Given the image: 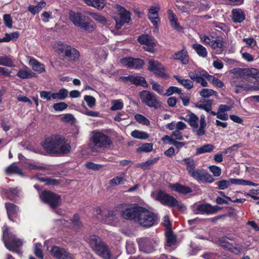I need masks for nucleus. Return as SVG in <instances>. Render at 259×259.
Masks as SVG:
<instances>
[{"label": "nucleus", "instance_id": "c9c22d12", "mask_svg": "<svg viewBox=\"0 0 259 259\" xmlns=\"http://www.w3.org/2000/svg\"><path fill=\"white\" fill-rule=\"evenodd\" d=\"M137 40L140 44L145 46L150 45V43L154 41L153 38L147 34H143L140 35L138 37Z\"/></svg>", "mask_w": 259, "mask_h": 259}, {"label": "nucleus", "instance_id": "7c9ffc66", "mask_svg": "<svg viewBox=\"0 0 259 259\" xmlns=\"http://www.w3.org/2000/svg\"><path fill=\"white\" fill-rule=\"evenodd\" d=\"M183 161L186 167V169L189 174H191L195 168V164L194 160L191 157L184 158Z\"/></svg>", "mask_w": 259, "mask_h": 259}, {"label": "nucleus", "instance_id": "6e6552de", "mask_svg": "<svg viewBox=\"0 0 259 259\" xmlns=\"http://www.w3.org/2000/svg\"><path fill=\"white\" fill-rule=\"evenodd\" d=\"M159 219L157 214L144 207L138 223L142 227L150 228L157 224Z\"/></svg>", "mask_w": 259, "mask_h": 259}, {"label": "nucleus", "instance_id": "72a5a7b5", "mask_svg": "<svg viewBox=\"0 0 259 259\" xmlns=\"http://www.w3.org/2000/svg\"><path fill=\"white\" fill-rule=\"evenodd\" d=\"M46 3L44 1L39 2L36 6L30 5L28 7V11L32 14L35 15L38 13L42 8L45 7Z\"/></svg>", "mask_w": 259, "mask_h": 259}, {"label": "nucleus", "instance_id": "bb28decb", "mask_svg": "<svg viewBox=\"0 0 259 259\" xmlns=\"http://www.w3.org/2000/svg\"><path fill=\"white\" fill-rule=\"evenodd\" d=\"M29 63L31 65L32 69L39 74L46 71L44 64L40 63L34 58H31L29 61Z\"/></svg>", "mask_w": 259, "mask_h": 259}, {"label": "nucleus", "instance_id": "dca6fc26", "mask_svg": "<svg viewBox=\"0 0 259 259\" xmlns=\"http://www.w3.org/2000/svg\"><path fill=\"white\" fill-rule=\"evenodd\" d=\"M5 206L9 219L13 222H16L19 211V206L10 202H6Z\"/></svg>", "mask_w": 259, "mask_h": 259}, {"label": "nucleus", "instance_id": "9d476101", "mask_svg": "<svg viewBox=\"0 0 259 259\" xmlns=\"http://www.w3.org/2000/svg\"><path fill=\"white\" fill-rule=\"evenodd\" d=\"M200 38L205 44L209 46L215 54H221L223 53V41L219 36L203 35L200 36Z\"/></svg>", "mask_w": 259, "mask_h": 259}, {"label": "nucleus", "instance_id": "680f3d73", "mask_svg": "<svg viewBox=\"0 0 259 259\" xmlns=\"http://www.w3.org/2000/svg\"><path fill=\"white\" fill-rule=\"evenodd\" d=\"M3 20L5 25L9 28H12L13 21L10 14H5L3 16Z\"/></svg>", "mask_w": 259, "mask_h": 259}, {"label": "nucleus", "instance_id": "5701e85b", "mask_svg": "<svg viewBox=\"0 0 259 259\" xmlns=\"http://www.w3.org/2000/svg\"><path fill=\"white\" fill-rule=\"evenodd\" d=\"M165 235L166 237L165 246L171 247L176 244L177 236L171 229H167L165 233Z\"/></svg>", "mask_w": 259, "mask_h": 259}, {"label": "nucleus", "instance_id": "b1692460", "mask_svg": "<svg viewBox=\"0 0 259 259\" xmlns=\"http://www.w3.org/2000/svg\"><path fill=\"white\" fill-rule=\"evenodd\" d=\"M16 75L21 79H25L35 77L36 73L31 71L27 67L25 66L24 69H20Z\"/></svg>", "mask_w": 259, "mask_h": 259}, {"label": "nucleus", "instance_id": "8fccbe9b", "mask_svg": "<svg viewBox=\"0 0 259 259\" xmlns=\"http://www.w3.org/2000/svg\"><path fill=\"white\" fill-rule=\"evenodd\" d=\"M161 64L158 61L150 59L148 61V70L153 72Z\"/></svg>", "mask_w": 259, "mask_h": 259}, {"label": "nucleus", "instance_id": "4c0bfd02", "mask_svg": "<svg viewBox=\"0 0 259 259\" xmlns=\"http://www.w3.org/2000/svg\"><path fill=\"white\" fill-rule=\"evenodd\" d=\"M188 121L189 125L193 127L194 130H196L198 127V121L199 118L198 116L193 113L189 114V118L188 120L185 119Z\"/></svg>", "mask_w": 259, "mask_h": 259}, {"label": "nucleus", "instance_id": "a19ab883", "mask_svg": "<svg viewBox=\"0 0 259 259\" xmlns=\"http://www.w3.org/2000/svg\"><path fill=\"white\" fill-rule=\"evenodd\" d=\"M132 137L140 140L147 139L149 137V135L145 132L135 130L131 133Z\"/></svg>", "mask_w": 259, "mask_h": 259}, {"label": "nucleus", "instance_id": "f03ea898", "mask_svg": "<svg viewBox=\"0 0 259 259\" xmlns=\"http://www.w3.org/2000/svg\"><path fill=\"white\" fill-rule=\"evenodd\" d=\"M56 50L62 59L71 63L77 62L80 58V52L70 45L59 42Z\"/></svg>", "mask_w": 259, "mask_h": 259}, {"label": "nucleus", "instance_id": "052dcab7", "mask_svg": "<svg viewBox=\"0 0 259 259\" xmlns=\"http://www.w3.org/2000/svg\"><path fill=\"white\" fill-rule=\"evenodd\" d=\"M75 120V117L72 114H65L61 118V120L64 122L74 123Z\"/></svg>", "mask_w": 259, "mask_h": 259}, {"label": "nucleus", "instance_id": "2eb2a0df", "mask_svg": "<svg viewBox=\"0 0 259 259\" xmlns=\"http://www.w3.org/2000/svg\"><path fill=\"white\" fill-rule=\"evenodd\" d=\"M51 255L56 259H75L74 256L65 249L53 246L51 249Z\"/></svg>", "mask_w": 259, "mask_h": 259}, {"label": "nucleus", "instance_id": "1a4fd4ad", "mask_svg": "<svg viewBox=\"0 0 259 259\" xmlns=\"http://www.w3.org/2000/svg\"><path fill=\"white\" fill-rule=\"evenodd\" d=\"M137 242L140 251L147 254L154 252L158 244L157 241L148 237L137 238Z\"/></svg>", "mask_w": 259, "mask_h": 259}, {"label": "nucleus", "instance_id": "f257e3e1", "mask_svg": "<svg viewBox=\"0 0 259 259\" xmlns=\"http://www.w3.org/2000/svg\"><path fill=\"white\" fill-rule=\"evenodd\" d=\"M40 144L46 153L50 156L67 155L70 153L71 148L65 137L57 134L46 137Z\"/></svg>", "mask_w": 259, "mask_h": 259}, {"label": "nucleus", "instance_id": "58836bf2", "mask_svg": "<svg viewBox=\"0 0 259 259\" xmlns=\"http://www.w3.org/2000/svg\"><path fill=\"white\" fill-rule=\"evenodd\" d=\"M6 172L8 175L13 174L21 175L22 170L18 166L15 165V163H12L6 168Z\"/></svg>", "mask_w": 259, "mask_h": 259}, {"label": "nucleus", "instance_id": "603ef678", "mask_svg": "<svg viewBox=\"0 0 259 259\" xmlns=\"http://www.w3.org/2000/svg\"><path fill=\"white\" fill-rule=\"evenodd\" d=\"M135 119L140 123L145 125H149L150 124V121L147 118L140 114H136L135 115Z\"/></svg>", "mask_w": 259, "mask_h": 259}, {"label": "nucleus", "instance_id": "13d9d810", "mask_svg": "<svg viewBox=\"0 0 259 259\" xmlns=\"http://www.w3.org/2000/svg\"><path fill=\"white\" fill-rule=\"evenodd\" d=\"M215 93L216 92L211 89H203L200 91L199 94L201 97L205 98L209 97Z\"/></svg>", "mask_w": 259, "mask_h": 259}, {"label": "nucleus", "instance_id": "9b49d317", "mask_svg": "<svg viewBox=\"0 0 259 259\" xmlns=\"http://www.w3.org/2000/svg\"><path fill=\"white\" fill-rule=\"evenodd\" d=\"M142 102L149 107L158 109L161 107V102L158 100L157 96L154 93L144 90L140 93Z\"/></svg>", "mask_w": 259, "mask_h": 259}, {"label": "nucleus", "instance_id": "f3484780", "mask_svg": "<svg viewBox=\"0 0 259 259\" xmlns=\"http://www.w3.org/2000/svg\"><path fill=\"white\" fill-rule=\"evenodd\" d=\"M120 79L124 81H129L132 84L136 86L147 87V83L144 77L140 76L128 75V76H122Z\"/></svg>", "mask_w": 259, "mask_h": 259}, {"label": "nucleus", "instance_id": "2f4dec72", "mask_svg": "<svg viewBox=\"0 0 259 259\" xmlns=\"http://www.w3.org/2000/svg\"><path fill=\"white\" fill-rule=\"evenodd\" d=\"M192 48L200 57L204 58L207 56V51L202 45L197 43L194 44L192 45Z\"/></svg>", "mask_w": 259, "mask_h": 259}, {"label": "nucleus", "instance_id": "79ce46f5", "mask_svg": "<svg viewBox=\"0 0 259 259\" xmlns=\"http://www.w3.org/2000/svg\"><path fill=\"white\" fill-rule=\"evenodd\" d=\"M15 238H16V236L11 232H10L8 228L3 231V240L5 245H6V243H9Z\"/></svg>", "mask_w": 259, "mask_h": 259}, {"label": "nucleus", "instance_id": "338daca9", "mask_svg": "<svg viewBox=\"0 0 259 259\" xmlns=\"http://www.w3.org/2000/svg\"><path fill=\"white\" fill-rule=\"evenodd\" d=\"M53 93L51 91H42L40 92V97L43 99L50 101L52 98Z\"/></svg>", "mask_w": 259, "mask_h": 259}, {"label": "nucleus", "instance_id": "864d4df0", "mask_svg": "<svg viewBox=\"0 0 259 259\" xmlns=\"http://www.w3.org/2000/svg\"><path fill=\"white\" fill-rule=\"evenodd\" d=\"M68 107L67 104L62 102L55 103L53 106V109L56 111H62L67 109Z\"/></svg>", "mask_w": 259, "mask_h": 259}, {"label": "nucleus", "instance_id": "f704fd0d", "mask_svg": "<svg viewBox=\"0 0 259 259\" xmlns=\"http://www.w3.org/2000/svg\"><path fill=\"white\" fill-rule=\"evenodd\" d=\"M214 146L212 144H204L202 146L196 149V155H198L207 152H211L214 150Z\"/></svg>", "mask_w": 259, "mask_h": 259}, {"label": "nucleus", "instance_id": "774afa93", "mask_svg": "<svg viewBox=\"0 0 259 259\" xmlns=\"http://www.w3.org/2000/svg\"><path fill=\"white\" fill-rule=\"evenodd\" d=\"M160 8L159 7H151L148 11V16H158V12Z\"/></svg>", "mask_w": 259, "mask_h": 259}, {"label": "nucleus", "instance_id": "a878e982", "mask_svg": "<svg viewBox=\"0 0 259 259\" xmlns=\"http://www.w3.org/2000/svg\"><path fill=\"white\" fill-rule=\"evenodd\" d=\"M89 6L92 7L98 10H102L106 5V0H83Z\"/></svg>", "mask_w": 259, "mask_h": 259}, {"label": "nucleus", "instance_id": "cd10ccee", "mask_svg": "<svg viewBox=\"0 0 259 259\" xmlns=\"http://www.w3.org/2000/svg\"><path fill=\"white\" fill-rule=\"evenodd\" d=\"M168 19L171 27L174 29L180 31L181 30L182 27L178 22V19L176 18V15L173 13L171 10L168 11Z\"/></svg>", "mask_w": 259, "mask_h": 259}, {"label": "nucleus", "instance_id": "5fc2aeb1", "mask_svg": "<svg viewBox=\"0 0 259 259\" xmlns=\"http://www.w3.org/2000/svg\"><path fill=\"white\" fill-rule=\"evenodd\" d=\"M41 244L40 243H37L35 245V248L34 250V253L35 255L40 259L44 258V254L42 252V250L41 248Z\"/></svg>", "mask_w": 259, "mask_h": 259}, {"label": "nucleus", "instance_id": "7ed1b4c3", "mask_svg": "<svg viewBox=\"0 0 259 259\" xmlns=\"http://www.w3.org/2000/svg\"><path fill=\"white\" fill-rule=\"evenodd\" d=\"M69 19L75 26H77L85 31H93L95 25L92 20L89 17L83 15L81 13L70 11L69 13Z\"/></svg>", "mask_w": 259, "mask_h": 259}, {"label": "nucleus", "instance_id": "ea45409f", "mask_svg": "<svg viewBox=\"0 0 259 259\" xmlns=\"http://www.w3.org/2000/svg\"><path fill=\"white\" fill-rule=\"evenodd\" d=\"M120 11L119 18L121 19L123 22L126 23H129L131 21V13L128 11L126 10L123 7H121Z\"/></svg>", "mask_w": 259, "mask_h": 259}, {"label": "nucleus", "instance_id": "bf43d9fd", "mask_svg": "<svg viewBox=\"0 0 259 259\" xmlns=\"http://www.w3.org/2000/svg\"><path fill=\"white\" fill-rule=\"evenodd\" d=\"M236 182H238V185H243V186H251L254 187H256L258 185V184L254 183L253 182L250 181L249 180H246L244 179H238V180H235Z\"/></svg>", "mask_w": 259, "mask_h": 259}, {"label": "nucleus", "instance_id": "6ab92c4d", "mask_svg": "<svg viewBox=\"0 0 259 259\" xmlns=\"http://www.w3.org/2000/svg\"><path fill=\"white\" fill-rule=\"evenodd\" d=\"M22 245V242L21 239L15 238L14 239L9 242L6 243V247L10 251L18 254H21L20 250V247Z\"/></svg>", "mask_w": 259, "mask_h": 259}, {"label": "nucleus", "instance_id": "09e8293b", "mask_svg": "<svg viewBox=\"0 0 259 259\" xmlns=\"http://www.w3.org/2000/svg\"><path fill=\"white\" fill-rule=\"evenodd\" d=\"M112 106L110 108L111 111L121 110L123 108V103L121 100H114L111 102Z\"/></svg>", "mask_w": 259, "mask_h": 259}, {"label": "nucleus", "instance_id": "4be33fe9", "mask_svg": "<svg viewBox=\"0 0 259 259\" xmlns=\"http://www.w3.org/2000/svg\"><path fill=\"white\" fill-rule=\"evenodd\" d=\"M232 20L235 23H240L245 19L244 12L239 8L233 9L231 11Z\"/></svg>", "mask_w": 259, "mask_h": 259}, {"label": "nucleus", "instance_id": "4d7b16f0", "mask_svg": "<svg viewBox=\"0 0 259 259\" xmlns=\"http://www.w3.org/2000/svg\"><path fill=\"white\" fill-rule=\"evenodd\" d=\"M151 84L152 85V89L154 91L156 92L158 94L160 95H162L163 92V88L158 83L155 82L154 81H152L151 82Z\"/></svg>", "mask_w": 259, "mask_h": 259}, {"label": "nucleus", "instance_id": "f8f14e48", "mask_svg": "<svg viewBox=\"0 0 259 259\" xmlns=\"http://www.w3.org/2000/svg\"><path fill=\"white\" fill-rule=\"evenodd\" d=\"M190 175L202 183H212L215 180L210 174L203 168H196Z\"/></svg>", "mask_w": 259, "mask_h": 259}, {"label": "nucleus", "instance_id": "6e6d98bb", "mask_svg": "<svg viewBox=\"0 0 259 259\" xmlns=\"http://www.w3.org/2000/svg\"><path fill=\"white\" fill-rule=\"evenodd\" d=\"M84 101L90 108H93L96 104V99L92 96L85 95L83 97Z\"/></svg>", "mask_w": 259, "mask_h": 259}, {"label": "nucleus", "instance_id": "c756f323", "mask_svg": "<svg viewBox=\"0 0 259 259\" xmlns=\"http://www.w3.org/2000/svg\"><path fill=\"white\" fill-rule=\"evenodd\" d=\"M13 57L11 56H0V65L12 67L14 66Z\"/></svg>", "mask_w": 259, "mask_h": 259}, {"label": "nucleus", "instance_id": "a18cd8bd", "mask_svg": "<svg viewBox=\"0 0 259 259\" xmlns=\"http://www.w3.org/2000/svg\"><path fill=\"white\" fill-rule=\"evenodd\" d=\"M85 13L92 16L94 19L101 24H105L107 22L106 18L99 13H92L89 11H86Z\"/></svg>", "mask_w": 259, "mask_h": 259}, {"label": "nucleus", "instance_id": "39448f33", "mask_svg": "<svg viewBox=\"0 0 259 259\" xmlns=\"http://www.w3.org/2000/svg\"><path fill=\"white\" fill-rule=\"evenodd\" d=\"M155 199L164 206L171 208L176 207L180 211H183L186 208L181 202L178 201L174 196L162 190L158 191Z\"/></svg>", "mask_w": 259, "mask_h": 259}, {"label": "nucleus", "instance_id": "ddd939ff", "mask_svg": "<svg viewBox=\"0 0 259 259\" xmlns=\"http://www.w3.org/2000/svg\"><path fill=\"white\" fill-rule=\"evenodd\" d=\"M122 65L130 69H141L145 65V61L140 58L126 57L120 59Z\"/></svg>", "mask_w": 259, "mask_h": 259}, {"label": "nucleus", "instance_id": "20e7f679", "mask_svg": "<svg viewBox=\"0 0 259 259\" xmlns=\"http://www.w3.org/2000/svg\"><path fill=\"white\" fill-rule=\"evenodd\" d=\"M88 242L96 253L105 259H110L111 256L108 246L98 236L92 235L89 237Z\"/></svg>", "mask_w": 259, "mask_h": 259}, {"label": "nucleus", "instance_id": "aec40b11", "mask_svg": "<svg viewBox=\"0 0 259 259\" xmlns=\"http://www.w3.org/2000/svg\"><path fill=\"white\" fill-rule=\"evenodd\" d=\"M168 187L172 190L180 194L184 195H186L192 192V189L190 187L183 185L179 183L175 184L169 183Z\"/></svg>", "mask_w": 259, "mask_h": 259}, {"label": "nucleus", "instance_id": "393cba45", "mask_svg": "<svg viewBox=\"0 0 259 259\" xmlns=\"http://www.w3.org/2000/svg\"><path fill=\"white\" fill-rule=\"evenodd\" d=\"M235 180H238V179L231 178L229 180L222 179L216 183V184L219 189L225 190L228 188L231 184L238 185V182H236Z\"/></svg>", "mask_w": 259, "mask_h": 259}, {"label": "nucleus", "instance_id": "4468645a", "mask_svg": "<svg viewBox=\"0 0 259 259\" xmlns=\"http://www.w3.org/2000/svg\"><path fill=\"white\" fill-rule=\"evenodd\" d=\"M93 142L96 147H106L112 144L110 138L101 132H97L93 136Z\"/></svg>", "mask_w": 259, "mask_h": 259}, {"label": "nucleus", "instance_id": "412c9836", "mask_svg": "<svg viewBox=\"0 0 259 259\" xmlns=\"http://www.w3.org/2000/svg\"><path fill=\"white\" fill-rule=\"evenodd\" d=\"M195 214H210L211 212V204L207 203L200 204L195 203L193 205Z\"/></svg>", "mask_w": 259, "mask_h": 259}, {"label": "nucleus", "instance_id": "0e129e2a", "mask_svg": "<svg viewBox=\"0 0 259 259\" xmlns=\"http://www.w3.org/2000/svg\"><path fill=\"white\" fill-rule=\"evenodd\" d=\"M209 169L214 177H219L221 175V169L218 166L210 165L209 166Z\"/></svg>", "mask_w": 259, "mask_h": 259}, {"label": "nucleus", "instance_id": "c85d7f7f", "mask_svg": "<svg viewBox=\"0 0 259 259\" xmlns=\"http://www.w3.org/2000/svg\"><path fill=\"white\" fill-rule=\"evenodd\" d=\"M4 195L5 197L15 202H16V197L18 195V190L17 188H10L9 189L4 190Z\"/></svg>", "mask_w": 259, "mask_h": 259}, {"label": "nucleus", "instance_id": "a211bd4d", "mask_svg": "<svg viewBox=\"0 0 259 259\" xmlns=\"http://www.w3.org/2000/svg\"><path fill=\"white\" fill-rule=\"evenodd\" d=\"M173 58L176 60L180 61L184 65L188 64L189 62V55L185 48L175 53Z\"/></svg>", "mask_w": 259, "mask_h": 259}, {"label": "nucleus", "instance_id": "3c124183", "mask_svg": "<svg viewBox=\"0 0 259 259\" xmlns=\"http://www.w3.org/2000/svg\"><path fill=\"white\" fill-rule=\"evenodd\" d=\"M153 149L152 143H145L143 144L141 146L137 149V152H149Z\"/></svg>", "mask_w": 259, "mask_h": 259}, {"label": "nucleus", "instance_id": "37998d69", "mask_svg": "<svg viewBox=\"0 0 259 259\" xmlns=\"http://www.w3.org/2000/svg\"><path fill=\"white\" fill-rule=\"evenodd\" d=\"M157 76L163 78H168L169 75L166 73L165 67L161 64L153 72Z\"/></svg>", "mask_w": 259, "mask_h": 259}, {"label": "nucleus", "instance_id": "473e14b6", "mask_svg": "<svg viewBox=\"0 0 259 259\" xmlns=\"http://www.w3.org/2000/svg\"><path fill=\"white\" fill-rule=\"evenodd\" d=\"M226 238L230 240H232L233 238L229 237H222L218 238L217 243L219 244L224 249L230 250L233 248V245L226 240Z\"/></svg>", "mask_w": 259, "mask_h": 259}, {"label": "nucleus", "instance_id": "69168bd1", "mask_svg": "<svg viewBox=\"0 0 259 259\" xmlns=\"http://www.w3.org/2000/svg\"><path fill=\"white\" fill-rule=\"evenodd\" d=\"M102 166V165L96 164L92 162H88L85 163V167L87 168L94 170H99Z\"/></svg>", "mask_w": 259, "mask_h": 259}, {"label": "nucleus", "instance_id": "c03bdc74", "mask_svg": "<svg viewBox=\"0 0 259 259\" xmlns=\"http://www.w3.org/2000/svg\"><path fill=\"white\" fill-rule=\"evenodd\" d=\"M212 100H207L205 101L204 104H198L195 105V107L200 109L205 110L207 112L210 111L212 108Z\"/></svg>", "mask_w": 259, "mask_h": 259}, {"label": "nucleus", "instance_id": "e2e57ef3", "mask_svg": "<svg viewBox=\"0 0 259 259\" xmlns=\"http://www.w3.org/2000/svg\"><path fill=\"white\" fill-rule=\"evenodd\" d=\"M174 93H178L179 94H181L182 90L181 89L176 87H170L167 90L166 95L167 96H170L172 95Z\"/></svg>", "mask_w": 259, "mask_h": 259}, {"label": "nucleus", "instance_id": "0eeeda50", "mask_svg": "<svg viewBox=\"0 0 259 259\" xmlns=\"http://www.w3.org/2000/svg\"><path fill=\"white\" fill-rule=\"evenodd\" d=\"M39 198L41 202L48 205L52 209L57 208L61 204V196L50 190H45L39 194Z\"/></svg>", "mask_w": 259, "mask_h": 259}, {"label": "nucleus", "instance_id": "49530a36", "mask_svg": "<svg viewBox=\"0 0 259 259\" xmlns=\"http://www.w3.org/2000/svg\"><path fill=\"white\" fill-rule=\"evenodd\" d=\"M73 227L76 229H80L82 227V224L80 220V217L77 213L74 214L70 220Z\"/></svg>", "mask_w": 259, "mask_h": 259}, {"label": "nucleus", "instance_id": "de8ad7c7", "mask_svg": "<svg viewBox=\"0 0 259 259\" xmlns=\"http://www.w3.org/2000/svg\"><path fill=\"white\" fill-rule=\"evenodd\" d=\"M159 158L155 157L153 159H149L146 161L145 162H143L140 164L141 167L142 169L146 170L148 169L151 166L156 163L159 160Z\"/></svg>", "mask_w": 259, "mask_h": 259}, {"label": "nucleus", "instance_id": "423d86ee", "mask_svg": "<svg viewBox=\"0 0 259 259\" xmlns=\"http://www.w3.org/2000/svg\"><path fill=\"white\" fill-rule=\"evenodd\" d=\"M127 205L126 203H122L117 206L118 209H122L120 213L121 216L126 220L138 222L144 207L135 205L133 206L125 208Z\"/></svg>", "mask_w": 259, "mask_h": 259}, {"label": "nucleus", "instance_id": "e433bc0d", "mask_svg": "<svg viewBox=\"0 0 259 259\" xmlns=\"http://www.w3.org/2000/svg\"><path fill=\"white\" fill-rule=\"evenodd\" d=\"M68 91L67 89L62 88L58 93H53L52 98L59 100H63L67 97Z\"/></svg>", "mask_w": 259, "mask_h": 259}]
</instances>
